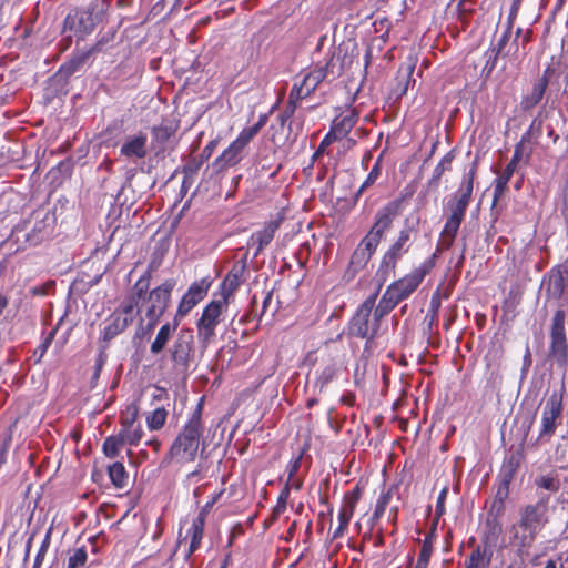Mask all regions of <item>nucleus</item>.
Masks as SVG:
<instances>
[{
  "instance_id": "obj_40",
  "label": "nucleus",
  "mask_w": 568,
  "mask_h": 568,
  "mask_svg": "<svg viewBox=\"0 0 568 568\" xmlns=\"http://www.w3.org/2000/svg\"><path fill=\"white\" fill-rule=\"evenodd\" d=\"M168 410L164 407H158L146 416V425L151 430H159L164 426Z\"/></svg>"
},
{
  "instance_id": "obj_54",
  "label": "nucleus",
  "mask_w": 568,
  "mask_h": 568,
  "mask_svg": "<svg viewBox=\"0 0 568 568\" xmlns=\"http://www.w3.org/2000/svg\"><path fill=\"white\" fill-rule=\"evenodd\" d=\"M50 233L51 232L47 230V225L43 222L36 223L32 233L28 236V240L37 244L48 237Z\"/></svg>"
},
{
  "instance_id": "obj_61",
  "label": "nucleus",
  "mask_w": 568,
  "mask_h": 568,
  "mask_svg": "<svg viewBox=\"0 0 568 568\" xmlns=\"http://www.w3.org/2000/svg\"><path fill=\"white\" fill-rule=\"evenodd\" d=\"M448 495V486H444L442 490L439 491V495L437 497L436 501V516L440 517L445 514V501Z\"/></svg>"
},
{
  "instance_id": "obj_20",
  "label": "nucleus",
  "mask_w": 568,
  "mask_h": 568,
  "mask_svg": "<svg viewBox=\"0 0 568 568\" xmlns=\"http://www.w3.org/2000/svg\"><path fill=\"white\" fill-rule=\"evenodd\" d=\"M146 154L148 135L144 132L126 136L120 148V155L129 160H141L144 159Z\"/></svg>"
},
{
  "instance_id": "obj_27",
  "label": "nucleus",
  "mask_w": 568,
  "mask_h": 568,
  "mask_svg": "<svg viewBox=\"0 0 568 568\" xmlns=\"http://www.w3.org/2000/svg\"><path fill=\"white\" fill-rule=\"evenodd\" d=\"M489 514H494V517H488L486 519L480 544L494 550V548L497 546L503 528L501 524L497 519L498 516H496L495 513L489 511Z\"/></svg>"
},
{
  "instance_id": "obj_36",
  "label": "nucleus",
  "mask_w": 568,
  "mask_h": 568,
  "mask_svg": "<svg viewBox=\"0 0 568 568\" xmlns=\"http://www.w3.org/2000/svg\"><path fill=\"white\" fill-rule=\"evenodd\" d=\"M535 486L537 489H544L549 493H556L560 488V479L558 475L554 473L540 475L535 478Z\"/></svg>"
},
{
  "instance_id": "obj_7",
  "label": "nucleus",
  "mask_w": 568,
  "mask_h": 568,
  "mask_svg": "<svg viewBox=\"0 0 568 568\" xmlns=\"http://www.w3.org/2000/svg\"><path fill=\"white\" fill-rule=\"evenodd\" d=\"M549 494L538 493V499L535 504H528L519 509L518 521L539 534L548 521Z\"/></svg>"
},
{
  "instance_id": "obj_16",
  "label": "nucleus",
  "mask_w": 568,
  "mask_h": 568,
  "mask_svg": "<svg viewBox=\"0 0 568 568\" xmlns=\"http://www.w3.org/2000/svg\"><path fill=\"white\" fill-rule=\"evenodd\" d=\"M412 227H405L399 231L397 240L386 251L382 260V266L394 271L397 262L409 251Z\"/></svg>"
},
{
  "instance_id": "obj_63",
  "label": "nucleus",
  "mask_w": 568,
  "mask_h": 568,
  "mask_svg": "<svg viewBox=\"0 0 568 568\" xmlns=\"http://www.w3.org/2000/svg\"><path fill=\"white\" fill-rule=\"evenodd\" d=\"M48 547H49V535L45 536L44 540L42 541V544L38 550V554L34 559L33 568H40V566L43 561V558L47 554Z\"/></svg>"
},
{
  "instance_id": "obj_45",
  "label": "nucleus",
  "mask_w": 568,
  "mask_h": 568,
  "mask_svg": "<svg viewBox=\"0 0 568 568\" xmlns=\"http://www.w3.org/2000/svg\"><path fill=\"white\" fill-rule=\"evenodd\" d=\"M513 36V29L506 28L504 29L501 36L498 38L496 43H493L489 48L490 50H494L497 53H500L501 57H507L509 51H505L506 45L508 44L510 38Z\"/></svg>"
},
{
  "instance_id": "obj_58",
  "label": "nucleus",
  "mask_w": 568,
  "mask_h": 568,
  "mask_svg": "<svg viewBox=\"0 0 568 568\" xmlns=\"http://www.w3.org/2000/svg\"><path fill=\"white\" fill-rule=\"evenodd\" d=\"M266 122H267V115L262 114V115H260L258 121L254 125L243 129L241 131V133L251 141L261 131V129L266 124Z\"/></svg>"
},
{
  "instance_id": "obj_29",
  "label": "nucleus",
  "mask_w": 568,
  "mask_h": 568,
  "mask_svg": "<svg viewBox=\"0 0 568 568\" xmlns=\"http://www.w3.org/2000/svg\"><path fill=\"white\" fill-rule=\"evenodd\" d=\"M178 324L171 325L170 323H166L161 326L159 329L154 341L151 343L150 352L153 355H159L164 351L169 341L172 337L173 332L176 329Z\"/></svg>"
},
{
  "instance_id": "obj_6",
  "label": "nucleus",
  "mask_w": 568,
  "mask_h": 568,
  "mask_svg": "<svg viewBox=\"0 0 568 568\" xmlns=\"http://www.w3.org/2000/svg\"><path fill=\"white\" fill-rule=\"evenodd\" d=\"M225 298L211 301L196 322L197 337L203 346H206L216 335L215 329L221 322V315L227 308Z\"/></svg>"
},
{
  "instance_id": "obj_21",
  "label": "nucleus",
  "mask_w": 568,
  "mask_h": 568,
  "mask_svg": "<svg viewBox=\"0 0 568 568\" xmlns=\"http://www.w3.org/2000/svg\"><path fill=\"white\" fill-rule=\"evenodd\" d=\"M359 118L356 109H349L346 112L336 116L329 130L333 139L341 140L345 138L355 126Z\"/></svg>"
},
{
  "instance_id": "obj_51",
  "label": "nucleus",
  "mask_w": 568,
  "mask_h": 568,
  "mask_svg": "<svg viewBox=\"0 0 568 568\" xmlns=\"http://www.w3.org/2000/svg\"><path fill=\"white\" fill-rule=\"evenodd\" d=\"M139 301L131 296L126 298L114 312H120L122 316L129 317L132 324L135 317L134 308L138 306Z\"/></svg>"
},
{
  "instance_id": "obj_56",
  "label": "nucleus",
  "mask_w": 568,
  "mask_h": 568,
  "mask_svg": "<svg viewBox=\"0 0 568 568\" xmlns=\"http://www.w3.org/2000/svg\"><path fill=\"white\" fill-rule=\"evenodd\" d=\"M203 164V160L199 158H191L186 164L181 168V172L183 175L194 176L196 178L201 166Z\"/></svg>"
},
{
  "instance_id": "obj_39",
  "label": "nucleus",
  "mask_w": 568,
  "mask_h": 568,
  "mask_svg": "<svg viewBox=\"0 0 568 568\" xmlns=\"http://www.w3.org/2000/svg\"><path fill=\"white\" fill-rule=\"evenodd\" d=\"M396 306L397 304L392 300V297L384 292L378 304L374 306L372 314L381 323V320Z\"/></svg>"
},
{
  "instance_id": "obj_57",
  "label": "nucleus",
  "mask_w": 568,
  "mask_h": 568,
  "mask_svg": "<svg viewBox=\"0 0 568 568\" xmlns=\"http://www.w3.org/2000/svg\"><path fill=\"white\" fill-rule=\"evenodd\" d=\"M354 503H349L347 505H343L341 509L338 510L337 519L338 525L342 527H348V524L351 521V518L354 513Z\"/></svg>"
},
{
  "instance_id": "obj_62",
  "label": "nucleus",
  "mask_w": 568,
  "mask_h": 568,
  "mask_svg": "<svg viewBox=\"0 0 568 568\" xmlns=\"http://www.w3.org/2000/svg\"><path fill=\"white\" fill-rule=\"evenodd\" d=\"M290 489L291 488H288V487H284L281 490L278 498H277V504L274 509L276 514H282L286 509V503H287V499L290 496Z\"/></svg>"
},
{
  "instance_id": "obj_26",
  "label": "nucleus",
  "mask_w": 568,
  "mask_h": 568,
  "mask_svg": "<svg viewBox=\"0 0 568 568\" xmlns=\"http://www.w3.org/2000/svg\"><path fill=\"white\" fill-rule=\"evenodd\" d=\"M102 331V338L104 342H110L115 336L125 331L131 324L129 317H124L120 312H113L106 320Z\"/></svg>"
},
{
  "instance_id": "obj_49",
  "label": "nucleus",
  "mask_w": 568,
  "mask_h": 568,
  "mask_svg": "<svg viewBox=\"0 0 568 568\" xmlns=\"http://www.w3.org/2000/svg\"><path fill=\"white\" fill-rule=\"evenodd\" d=\"M484 55H485L486 61H485V64L481 70V75H484L485 78H488L495 70V68L497 65L498 58L501 57V54L495 52L494 50L488 49Z\"/></svg>"
},
{
  "instance_id": "obj_1",
  "label": "nucleus",
  "mask_w": 568,
  "mask_h": 568,
  "mask_svg": "<svg viewBox=\"0 0 568 568\" xmlns=\"http://www.w3.org/2000/svg\"><path fill=\"white\" fill-rule=\"evenodd\" d=\"M348 61H351V58L346 52H343L342 48H334L325 64H317L301 81L294 82L290 94L302 101L310 97L326 78L336 79L341 77Z\"/></svg>"
},
{
  "instance_id": "obj_48",
  "label": "nucleus",
  "mask_w": 568,
  "mask_h": 568,
  "mask_svg": "<svg viewBox=\"0 0 568 568\" xmlns=\"http://www.w3.org/2000/svg\"><path fill=\"white\" fill-rule=\"evenodd\" d=\"M301 101L293 98V95L288 94V99L286 102V105L281 114H278V121L281 125H284L286 121H288L295 113L297 106L300 105Z\"/></svg>"
},
{
  "instance_id": "obj_11",
  "label": "nucleus",
  "mask_w": 568,
  "mask_h": 568,
  "mask_svg": "<svg viewBox=\"0 0 568 568\" xmlns=\"http://www.w3.org/2000/svg\"><path fill=\"white\" fill-rule=\"evenodd\" d=\"M98 20L99 17L98 13H94V9L75 10L65 17L63 21V32L69 30L83 39L94 30Z\"/></svg>"
},
{
  "instance_id": "obj_37",
  "label": "nucleus",
  "mask_w": 568,
  "mask_h": 568,
  "mask_svg": "<svg viewBox=\"0 0 568 568\" xmlns=\"http://www.w3.org/2000/svg\"><path fill=\"white\" fill-rule=\"evenodd\" d=\"M542 133V120L536 116L528 130L521 135L520 141L516 145H521V152L526 153L525 144L530 142L531 139H538Z\"/></svg>"
},
{
  "instance_id": "obj_14",
  "label": "nucleus",
  "mask_w": 568,
  "mask_h": 568,
  "mask_svg": "<svg viewBox=\"0 0 568 568\" xmlns=\"http://www.w3.org/2000/svg\"><path fill=\"white\" fill-rule=\"evenodd\" d=\"M250 142L251 141L240 132L229 148L212 162L211 168L213 173L220 174L229 168L236 165L242 159L243 150Z\"/></svg>"
},
{
  "instance_id": "obj_22",
  "label": "nucleus",
  "mask_w": 568,
  "mask_h": 568,
  "mask_svg": "<svg viewBox=\"0 0 568 568\" xmlns=\"http://www.w3.org/2000/svg\"><path fill=\"white\" fill-rule=\"evenodd\" d=\"M278 226V222L271 221L262 230H258L251 235L247 244L250 246H255V257L258 256L264 250V247L272 242Z\"/></svg>"
},
{
  "instance_id": "obj_24",
  "label": "nucleus",
  "mask_w": 568,
  "mask_h": 568,
  "mask_svg": "<svg viewBox=\"0 0 568 568\" xmlns=\"http://www.w3.org/2000/svg\"><path fill=\"white\" fill-rule=\"evenodd\" d=\"M245 263H235L221 284L222 297L229 301V297L239 288L243 282Z\"/></svg>"
},
{
  "instance_id": "obj_23",
  "label": "nucleus",
  "mask_w": 568,
  "mask_h": 568,
  "mask_svg": "<svg viewBox=\"0 0 568 568\" xmlns=\"http://www.w3.org/2000/svg\"><path fill=\"white\" fill-rule=\"evenodd\" d=\"M103 44H104V40L101 39L90 50H87V51H83L81 53L74 54L70 60H68L65 63H63L60 67L59 74L62 75V77H70L71 74H73L77 71H79L80 68L90 58V55L93 52H95V51H100L102 49Z\"/></svg>"
},
{
  "instance_id": "obj_60",
  "label": "nucleus",
  "mask_w": 568,
  "mask_h": 568,
  "mask_svg": "<svg viewBox=\"0 0 568 568\" xmlns=\"http://www.w3.org/2000/svg\"><path fill=\"white\" fill-rule=\"evenodd\" d=\"M149 290V277L148 276H141L136 283L134 284V297L139 301L143 297V295Z\"/></svg>"
},
{
  "instance_id": "obj_44",
  "label": "nucleus",
  "mask_w": 568,
  "mask_h": 568,
  "mask_svg": "<svg viewBox=\"0 0 568 568\" xmlns=\"http://www.w3.org/2000/svg\"><path fill=\"white\" fill-rule=\"evenodd\" d=\"M390 499H392V491L390 490H386V491H382L381 495L378 496L377 500H376V505H375V508H374V511H373V515H372V519L377 521L379 520L387 506L389 505L390 503Z\"/></svg>"
},
{
  "instance_id": "obj_30",
  "label": "nucleus",
  "mask_w": 568,
  "mask_h": 568,
  "mask_svg": "<svg viewBox=\"0 0 568 568\" xmlns=\"http://www.w3.org/2000/svg\"><path fill=\"white\" fill-rule=\"evenodd\" d=\"M493 555L494 550L480 544L470 554L466 568H485L490 564Z\"/></svg>"
},
{
  "instance_id": "obj_31",
  "label": "nucleus",
  "mask_w": 568,
  "mask_h": 568,
  "mask_svg": "<svg viewBox=\"0 0 568 568\" xmlns=\"http://www.w3.org/2000/svg\"><path fill=\"white\" fill-rule=\"evenodd\" d=\"M339 366L336 362H329L321 372L317 373L315 387L320 389V392H324L325 388L332 383L338 375Z\"/></svg>"
},
{
  "instance_id": "obj_5",
  "label": "nucleus",
  "mask_w": 568,
  "mask_h": 568,
  "mask_svg": "<svg viewBox=\"0 0 568 568\" xmlns=\"http://www.w3.org/2000/svg\"><path fill=\"white\" fill-rule=\"evenodd\" d=\"M565 394L566 387L561 384L559 387L554 388L546 398L542 405L539 439L550 438L555 434L557 425L560 424L562 418Z\"/></svg>"
},
{
  "instance_id": "obj_52",
  "label": "nucleus",
  "mask_w": 568,
  "mask_h": 568,
  "mask_svg": "<svg viewBox=\"0 0 568 568\" xmlns=\"http://www.w3.org/2000/svg\"><path fill=\"white\" fill-rule=\"evenodd\" d=\"M87 551L84 548H78L68 558V562L64 568H79L84 566L87 562Z\"/></svg>"
},
{
  "instance_id": "obj_42",
  "label": "nucleus",
  "mask_w": 568,
  "mask_h": 568,
  "mask_svg": "<svg viewBox=\"0 0 568 568\" xmlns=\"http://www.w3.org/2000/svg\"><path fill=\"white\" fill-rule=\"evenodd\" d=\"M372 255L363 251L362 247H356L349 261V270L358 272L366 266Z\"/></svg>"
},
{
  "instance_id": "obj_2",
  "label": "nucleus",
  "mask_w": 568,
  "mask_h": 568,
  "mask_svg": "<svg viewBox=\"0 0 568 568\" xmlns=\"http://www.w3.org/2000/svg\"><path fill=\"white\" fill-rule=\"evenodd\" d=\"M204 397L190 414L181 432L172 443L170 454L172 458L182 462H194L200 450V439L204 429L202 422Z\"/></svg>"
},
{
  "instance_id": "obj_59",
  "label": "nucleus",
  "mask_w": 568,
  "mask_h": 568,
  "mask_svg": "<svg viewBox=\"0 0 568 568\" xmlns=\"http://www.w3.org/2000/svg\"><path fill=\"white\" fill-rule=\"evenodd\" d=\"M336 139H333L332 134L328 132L323 140L321 141L317 150L313 153L311 159V166L314 164V162L324 154L326 148L331 145Z\"/></svg>"
},
{
  "instance_id": "obj_4",
  "label": "nucleus",
  "mask_w": 568,
  "mask_h": 568,
  "mask_svg": "<svg viewBox=\"0 0 568 568\" xmlns=\"http://www.w3.org/2000/svg\"><path fill=\"white\" fill-rule=\"evenodd\" d=\"M378 293L369 295L356 310L349 322V334L359 338L373 339L379 329V322L372 312Z\"/></svg>"
},
{
  "instance_id": "obj_17",
  "label": "nucleus",
  "mask_w": 568,
  "mask_h": 568,
  "mask_svg": "<svg viewBox=\"0 0 568 568\" xmlns=\"http://www.w3.org/2000/svg\"><path fill=\"white\" fill-rule=\"evenodd\" d=\"M175 285L173 280H166L149 295L150 306L146 310V317H161L168 307L171 292Z\"/></svg>"
},
{
  "instance_id": "obj_13",
  "label": "nucleus",
  "mask_w": 568,
  "mask_h": 568,
  "mask_svg": "<svg viewBox=\"0 0 568 568\" xmlns=\"http://www.w3.org/2000/svg\"><path fill=\"white\" fill-rule=\"evenodd\" d=\"M509 544L515 548L520 562L529 556L538 534L530 528L524 526L518 520L508 528Z\"/></svg>"
},
{
  "instance_id": "obj_19",
  "label": "nucleus",
  "mask_w": 568,
  "mask_h": 568,
  "mask_svg": "<svg viewBox=\"0 0 568 568\" xmlns=\"http://www.w3.org/2000/svg\"><path fill=\"white\" fill-rule=\"evenodd\" d=\"M210 283L205 280L194 282L183 295L176 312V316L184 317L207 294Z\"/></svg>"
},
{
  "instance_id": "obj_18",
  "label": "nucleus",
  "mask_w": 568,
  "mask_h": 568,
  "mask_svg": "<svg viewBox=\"0 0 568 568\" xmlns=\"http://www.w3.org/2000/svg\"><path fill=\"white\" fill-rule=\"evenodd\" d=\"M550 73V68H547L542 75L532 83L530 92L521 97L519 103L521 111L528 112L541 102L549 85Z\"/></svg>"
},
{
  "instance_id": "obj_35",
  "label": "nucleus",
  "mask_w": 568,
  "mask_h": 568,
  "mask_svg": "<svg viewBox=\"0 0 568 568\" xmlns=\"http://www.w3.org/2000/svg\"><path fill=\"white\" fill-rule=\"evenodd\" d=\"M125 447L126 445L119 433L106 437L103 443V452L105 456L111 459L115 458Z\"/></svg>"
},
{
  "instance_id": "obj_28",
  "label": "nucleus",
  "mask_w": 568,
  "mask_h": 568,
  "mask_svg": "<svg viewBox=\"0 0 568 568\" xmlns=\"http://www.w3.org/2000/svg\"><path fill=\"white\" fill-rule=\"evenodd\" d=\"M204 519L203 516H197L193 519L190 528L186 531V538H190V546L185 554L186 559L196 551L201 545L203 532H204Z\"/></svg>"
},
{
  "instance_id": "obj_10",
  "label": "nucleus",
  "mask_w": 568,
  "mask_h": 568,
  "mask_svg": "<svg viewBox=\"0 0 568 568\" xmlns=\"http://www.w3.org/2000/svg\"><path fill=\"white\" fill-rule=\"evenodd\" d=\"M518 471V464H503L496 479V494L490 506V513L499 516L505 510V501L509 496V487Z\"/></svg>"
},
{
  "instance_id": "obj_41",
  "label": "nucleus",
  "mask_w": 568,
  "mask_h": 568,
  "mask_svg": "<svg viewBox=\"0 0 568 568\" xmlns=\"http://www.w3.org/2000/svg\"><path fill=\"white\" fill-rule=\"evenodd\" d=\"M119 434L123 438L125 445H136L142 438L143 430L140 425L132 427V423H130L128 427H122Z\"/></svg>"
},
{
  "instance_id": "obj_9",
  "label": "nucleus",
  "mask_w": 568,
  "mask_h": 568,
  "mask_svg": "<svg viewBox=\"0 0 568 568\" xmlns=\"http://www.w3.org/2000/svg\"><path fill=\"white\" fill-rule=\"evenodd\" d=\"M194 335L192 329L182 328L169 348L170 358L176 371L186 373L193 352Z\"/></svg>"
},
{
  "instance_id": "obj_64",
  "label": "nucleus",
  "mask_w": 568,
  "mask_h": 568,
  "mask_svg": "<svg viewBox=\"0 0 568 568\" xmlns=\"http://www.w3.org/2000/svg\"><path fill=\"white\" fill-rule=\"evenodd\" d=\"M519 4H520V0H514L513 4L510 7V10H509V14H508L506 24H505L506 28H509V29L514 28V23H515V20L517 18L518 10H519Z\"/></svg>"
},
{
  "instance_id": "obj_25",
  "label": "nucleus",
  "mask_w": 568,
  "mask_h": 568,
  "mask_svg": "<svg viewBox=\"0 0 568 568\" xmlns=\"http://www.w3.org/2000/svg\"><path fill=\"white\" fill-rule=\"evenodd\" d=\"M471 195L473 192H469V190H464L459 187L447 203L449 217H455L460 221H464L465 213L469 205Z\"/></svg>"
},
{
  "instance_id": "obj_8",
  "label": "nucleus",
  "mask_w": 568,
  "mask_h": 568,
  "mask_svg": "<svg viewBox=\"0 0 568 568\" xmlns=\"http://www.w3.org/2000/svg\"><path fill=\"white\" fill-rule=\"evenodd\" d=\"M435 254L433 257L424 263L425 270H415L413 273L405 275L398 281L392 283L387 288L386 293L392 297V300L398 305L402 301L409 297V295L415 292V290L422 283L427 271L433 266V260L435 258Z\"/></svg>"
},
{
  "instance_id": "obj_3",
  "label": "nucleus",
  "mask_w": 568,
  "mask_h": 568,
  "mask_svg": "<svg viewBox=\"0 0 568 568\" xmlns=\"http://www.w3.org/2000/svg\"><path fill=\"white\" fill-rule=\"evenodd\" d=\"M547 358L558 368H566L568 364V336L566 331V313L557 310L551 318Z\"/></svg>"
},
{
  "instance_id": "obj_50",
  "label": "nucleus",
  "mask_w": 568,
  "mask_h": 568,
  "mask_svg": "<svg viewBox=\"0 0 568 568\" xmlns=\"http://www.w3.org/2000/svg\"><path fill=\"white\" fill-rule=\"evenodd\" d=\"M381 241H382L381 237H378L377 235H375L371 231H368V233L359 242L357 247H362L363 251H365L369 255H373L375 253V251H376V248H377V246H378Z\"/></svg>"
},
{
  "instance_id": "obj_38",
  "label": "nucleus",
  "mask_w": 568,
  "mask_h": 568,
  "mask_svg": "<svg viewBox=\"0 0 568 568\" xmlns=\"http://www.w3.org/2000/svg\"><path fill=\"white\" fill-rule=\"evenodd\" d=\"M381 174H382V156H379L377 159V161L373 165L371 172L368 173L367 178L365 179V181L362 183V185L355 193V195H354L355 202L358 201V199L365 192V190H367L369 186H372L377 181V179L381 176Z\"/></svg>"
},
{
  "instance_id": "obj_12",
  "label": "nucleus",
  "mask_w": 568,
  "mask_h": 568,
  "mask_svg": "<svg viewBox=\"0 0 568 568\" xmlns=\"http://www.w3.org/2000/svg\"><path fill=\"white\" fill-rule=\"evenodd\" d=\"M532 149H528L526 153L521 152V145H515L514 154L511 160L508 162L503 173L494 181V199L493 205H496L497 201L505 193L508 182L510 181L514 173L517 171V166L520 161L528 164L532 155Z\"/></svg>"
},
{
  "instance_id": "obj_55",
  "label": "nucleus",
  "mask_w": 568,
  "mask_h": 568,
  "mask_svg": "<svg viewBox=\"0 0 568 568\" xmlns=\"http://www.w3.org/2000/svg\"><path fill=\"white\" fill-rule=\"evenodd\" d=\"M477 166H478V158H476L474 160V162L471 163V166H470L468 173H466L464 175L462 184H460L459 187H462L464 190H469V192H473L474 180H475V176H476Z\"/></svg>"
},
{
  "instance_id": "obj_34",
  "label": "nucleus",
  "mask_w": 568,
  "mask_h": 568,
  "mask_svg": "<svg viewBox=\"0 0 568 568\" xmlns=\"http://www.w3.org/2000/svg\"><path fill=\"white\" fill-rule=\"evenodd\" d=\"M454 159H455V150H450L442 158V160L438 162V164L435 166V169L433 171V175L429 181V183L432 185H438L442 175L446 171L452 170V163H453Z\"/></svg>"
},
{
  "instance_id": "obj_32",
  "label": "nucleus",
  "mask_w": 568,
  "mask_h": 568,
  "mask_svg": "<svg viewBox=\"0 0 568 568\" xmlns=\"http://www.w3.org/2000/svg\"><path fill=\"white\" fill-rule=\"evenodd\" d=\"M106 469L109 478L115 488L123 489L128 487L130 476L124 468V464H108Z\"/></svg>"
},
{
  "instance_id": "obj_46",
  "label": "nucleus",
  "mask_w": 568,
  "mask_h": 568,
  "mask_svg": "<svg viewBox=\"0 0 568 568\" xmlns=\"http://www.w3.org/2000/svg\"><path fill=\"white\" fill-rule=\"evenodd\" d=\"M175 133V129L172 125H158L153 126L152 134L156 142L163 144L169 141L171 136Z\"/></svg>"
},
{
  "instance_id": "obj_33",
  "label": "nucleus",
  "mask_w": 568,
  "mask_h": 568,
  "mask_svg": "<svg viewBox=\"0 0 568 568\" xmlns=\"http://www.w3.org/2000/svg\"><path fill=\"white\" fill-rule=\"evenodd\" d=\"M463 221L455 217H447L442 231V245L448 250L452 247Z\"/></svg>"
},
{
  "instance_id": "obj_15",
  "label": "nucleus",
  "mask_w": 568,
  "mask_h": 568,
  "mask_svg": "<svg viewBox=\"0 0 568 568\" xmlns=\"http://www.w3.org/2000/svg\"><path fill=\"white\" fill-rule=\"evenodd\" d=\"M402 201L393 200L382 206L375 214L374 224L371 232L378 237L383 239L384 234L390 230L394 221L400 214Z\"/></svg>"
},
{
  "instance_id": "obj_53",
  "label": "nucleus",
  "mask_w": 568,
  "mask_h": 568,
  "mask_svg": "<svg viewBox=\"0 0 568 568\" xmlns=\"http://www.w3.org/2000/svg\"><path fill=\"white\" fill-rule=\"evenodd\" d=\"M301 464H290L287 469V481L285 487L298 490L302 487V479L297 477Z\"/></svg>"
},
{
  "instance_id": "obj_47",
  "label": "nucleus",
  "mask_w": 568,
  "mask_h": 568,
  "mask_svg": "<svg viewBox=\"0 0 568 568\" xmlns=\"http://www.w3.org/2000/svg\"><path fill=\"white\" fill-rule=\"evenodd\" d=\"M55 337V329L49 332L42 339L41 344L34 349L33 357L34 363H40L48 348L51 346L53 339Z\"/></svg>"
},
{
  "instance_id": "obj_43",
  "label": "nucleus",
  "mask_w": 568,
  "mask_h": 568,
  "mask_svg": "<svg viewBox=\"0 0 568 568\" xmlns=\"http://www.w3.org/2000/svg\"><path fill=\"white\" fill-rule=\"evenodd\" d=\"M413 72L414 65H407L405 69H399L397 77L398 84L396 88V93L398 94V97L406 94Z\"/></svg>"
}]
</instances>
